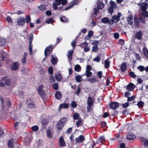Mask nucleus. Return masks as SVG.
Segmentation results:
<instances>
[{
	"mask_svg": "<svg viewBox=\"0 0 148 148\" xmlns=\"http://www.w3.org/2000/svg\"><path fill=\"white\" fill-rule=\"evenodd\" d=\"M67 121V119L66 117L62 118L58 122L57 125V127L59 130H61L62 129L64 126V124Z\"/></svg>",
	"mask_w": 148,
	"mask_h": 148,
	"instance_id": "1",
	"label": "nucleus"
},
{
	"mask_svg": "<svg viewBox=\"0 0 148 148\" xmlns=\"http://www.w3.org/2000/svg\"><path fill=\"white\" fill-rule=\"evenodd\" d=\"M110 7L108 9V11L110 13L112 14L113 12L114 9H116L117 7V4L115 2L111 0L110 2Z\"/></svg>",
	"mask_w": 148,
	"mask_h": 148,
	"instance_id": "2",
	"label": "nucleus"
},
{
	"mask_svg": "<svg viewBox=\"0 0 148 148\" xmlns=\"http://www.w3.org/2000/svg\"><path fill=\"white\" fill-rule=\"evenodd\" d=\"M53 49V47L52 45H49L48 47H47L45 49L44 51V54L46 58L50 53V51H51Z\"/></svg>",
	"mask_w": 148,
	"mask_h": 148,
	"instance_id": "3",
	"label": "nucleus"
},
{
	"mask_svg": "<svg viewBox=\"0 0 148 148\" xmlns=\"http://www.w3.org/2000/svg\"><path fill=\"white\" fill-rule=\"evenodd\" d=\"M85 140V138L84 136L83 135H80L78 137L75 139V140L76 143H83Z\"/></svg>",
	"mask_w": 148,
	"mask_h": 148,
	"instance_id": "4",
	"label": "nucleus"
},
{
	"mask_svg": "<svg viewBox=\"0 0 148 148\" xmlns=\"http://www.w3.org/2000/svg\"><path fill=\"white\" fill-rule=\"evenodd\" d=\"M120 20V18L117 16H113L112 19H111L110 23V25H112L114 23H116Z\"/></svg>",
	"mask_w": 148,
	"mask_h": 148,
	"instance_id": "5",
	"label": "nucleus"
},
{
	"mask_svg": "<svg viewBox=\"0 0 148 148\" xmlns=\"http://www.w3.org/2000/svg\"><path fill=\"white\" fill-rule=\"evenodd\" d=\"M138 5L141 6V10L142 11L146 10L147 9L148 4L146 3H141L140 2L138 3Z\"/></svg>",
	"mask_w": 148,
	"mask_h": 148,
	"instance_id": "6",
	"label": "nucleus"
},
{
	"mask_svg": "<svg viewBox=\"0 0 148 148\" xmlns=\"http://www.w3.org/2000/svg\"><path fill=\"white\" fill-rule=\"evenodd\" d=\"M119 106L118 103L116 102H112L110 104V107L113 110H115Z\"/></svg>",
	"mask_w": 148,
	"mask_h": 148,
	"instance_id": "7",
	"label": "nucleus"
},
{
	"mask_svg": "<svg viewBox=\"0 0 148 148\" xmlns=\"http://www.w3.org/2000/svg\"><path fill=\"white\" fill-rule=\"evenodd\" d=\"M19 66V64L17 62L13 63L11 66V69L12 71H16L17 70Z\"/></svg>",
	"mask_w": 148,
	"mask_h": 148,
	"instance_id": "8",
	"label": "nucleus"
},
{
	"mask_svg": "<svg viewBox=\"0 0 148 148\" xmlns=\"http://www.w3.org/2000/svg\"><path fill=\"white\" fill-rule=\"evenodd\" d=\"M1 53L2 57H0V58L3 61H4L9 57V56L7 53L3 51H1Z\"/></svg>",
	"mask_w": 148,
	"mask_h": 148,
	"instance_id": "9",
	"label": "nucleus"
},
{
	"mask_svg": "<svg viewBox=\"0 0 148 148\" xmlns=\"http://www.w3.org/2000/svg\"><path fill=\"white\" fill-rule=\"evenodd\" d=\"M135 87L136 86L135 85L131 83L127 86V88L129 91H132L134 90Z\"/></svg>",
	"mask_w": 148,
	"mask_h": 148,
	"instance_id": "10",
	"label": "nucleus"
},
{
	"mask_svg": "<svg viewBox=\"0 0 148 148\" xmlns=\"http://www.w3.org/2000/svg\"><path fill=\"white\" fill-rule=\"evenodd\" d=\"M143 33L141 31H139L136 33L135 37L137 39L140 40L142 39Z\"/></svg>",
	"mask_w": 148,
	"mask_h": 148,
	"instance_id": "11",
	"label": "nucleus"
},
{
	"mask_svg": "<svg viewBox=\"0 0 148 148\" xmlns=\"http://www.w3.org/2000/svg\"><path fill=\"white\" fill-rule=\"evenodd\" d=\"M17 23L19 25H23L25 23V19L24 18H20L17 19Z\"/></svg>",
	"mask_w": 148,
	"mask_h": 148,
	"instance_id": "12",
	"label": "nucleus"
},
{
	"mask_svg": "<svg viewBox=\"0 0 148 148\" xmlns=\"http://www.w3.org/2000/svg\"><path fill=\"white\" fill-rule=\"evenodd\" d=\"M94 101V98L88 97L87 101L88 105L92 106L93 104Z\"/></svg>",
	"mask_w": 148,
	"mask_h": 148,
	"instance_id": "13",
	"label": "nucleus"
},
{
	"mask_svg": "<svg viewBox=\"0 0 148 148\" xmlns=\"http://www.w3.org/2000/svg\"><path fill=\"white\" fill-rule=\"evenodd\" d=\"M59 142L60 146V147H64L65 146V142L64 139L63 138L62 136H61L60 137Z\"/></svg>",
	"mask_w": 148,
	"mask_h": 148,
	"instance_id": "14",
	"label": "nucleus"
},
{
	"mask_svg": "<svg viewBox=\"0 0 148 148\" xmlns=\"http://www.w3.org/2000/svg\"><path fill=\"white\" fill-rule=\"evenodd\" d=\"M46 133L47 137L50 138L52 137V132L51 127L48 128L46 131Z\"/></svg>",
	"mask_w": 148,
	"mask_h": 148,
	"instance_id": "15",
	"label": "nucleus"
},
{
	"mask_svg": "<svg viewBox=\"0 0 148 148\" xmlns=\"http://www.w3.org/2000/svg\"><path fill=\"white\" fill-rule=\"evenodd\" d=\"M73 53V50L68 51V54L67 55V56L69 62H71V61L72 60V56Z\"/></svg>",
	"mask_w": 148,
	"mask_h": 148,
	"instance_id": "16",
	"label": "nucleus"
},
{
	"mask_svg": "<svg viewBox=\"0 0 148 148\" xmlns=\"http://www.w3.org/2000/svg\"><path fill=\"white\" fill-rule=\"evenodd\" d=\"M6 40L5 38L0 37V46H4L6 44Z\"/></svg>",
	"mask_w": 148,
	"mask_h": 148,
	"instance_id": "17",
	"label": "nucleus"
},
{
	"mask_svg": "<svg viewBox=\"0 0 148 148\" xmlns=\"http://www.w3.org/2000/svg\"><path fill=\"white\" fill-rule=\"evenodd\" d=\"M14 140L13 139H11L9 140L8 142V146L10 148H13L14 145Z\"/></svg>",
	"mask_w": 148,
	"mask_h": 148,
	"instance_id": "18",
	"label": "nucleus"
},
{
	"mask_svg": "<svg viewBox=\"0 0 148 148\" xmlns=\"http://www.w3.org/2000/svg\"><path fill=\"white\" fill-rule=\"evenodd\" d=\"M62 95L61 92L57 91L55 94V97L58 100L60 99L62 97Z\"/></svg>",
	"mask_w": 148,
	"mask_h": 148,
	"instance_id": "19",
	"label": "nucleus"
},
{
	"mask_svg": "<svg viewBox=\"0 0 148 148\" xmlns=\"http://www.w3.org/2000/svg\"><path fill=\"white\" fill-rule=\"evenodd\" d=\"M110 20L108 18L105 17L101 19V22L104 23H108L110 24Z\"/></svg>",
	"mask_w": 148,
	"mask_h": 148,
	"instance_id": "20",
	"label": "nucleus"
},
{
	"mask_svg": "<svg viewBox=\"0 0 148 148\" xmlns=\"http://www.w3.org/2000/svg\"><path fill=\"white\" fill-rule=\"evenodd\" d=\"M127 65L125 62H123L121 65V69L122 72H124L126 69Z\"/></svg>",
	"mask_w": 148,
	"mask_h": 148,
	"instance_id": "21",
	"label": "nucleus"
},
{
	"mask_svg": "<svg viewBox=\"0 0 148 148\" xmlns=\"http://www.w3.org/2000/svg\"><path fill=\"white\" fill-rule=\"evenodd\" d=\"M135 138L136 136L132 134H128L127 136V139L130 140L134 139Z\"/></svg>",
	"mask_w": 148,
	"mask_h": 148,
	"instance_id": "22",
	"label": "nucleus"
},
{
	"mask_svg": "<svg viewBox=\"0 0 148 148\" xmlns=\"http://www.w3.org/2000/svg\"><path fill=\"white\" fill-rule=\"evenodd\" d=\"M133 20V16L132 15H130L128 16L127 18V21L128 22V24L130 25H132L133 24L132 20Z\"/></svg>",
	"mask_w": 148,
	"mask_h": 148,
	"instance_id": "23",
	"label": "nucleus"
},
{
	"mask_svg": "<svg viewBox=\"0 0 148 148\" xmlns=\"http://www.w3.org/2000/svg\"><path fill=\"white\" fill-rule=\"evenodd\" d=\"M140 15L144 17H148V12L146 10L142 11L140 13Z\"/></svg>",
	"mask_w": 148,
	"mask_h": 148,
	"instance_id": "24",
	"label": "nucleus"
},
{
	"mask_svg": "<svg viewBox=\"0 0 148 148\" xmlns=\"http://www.w3.org/2000/svg\"><path fill=\"white\" fill-rule=\"evenodd\" d=\"M84 75H77L75 77V79L77 82H81L82 79V77Z\"/></svg>",
	"mask_w": 148,
	"mask_h": 148,
	"instance_id": "25",
	"label": "nucleus"
},
{
	"mask_svg": "<svg viewBox=\"0 0 148 148\" xmlns=\"http://www.w3.org/2000/svg\"><path fill=\"white\" fill-rule=\"evenodd\" d=\"M51 61L53 64H56L58 60L56 56H52V59H51Z\"/></svg>",
	"mask_w": 148,
	"mask_h": 148,
	"instance_id": "26",
	"label": "nucleus"
},
{
	"mask_svg": "<svg viewBox=\"0 0 148 148\" xmlns=\"http://www.w3.org/2000/svg\"><path fill=\"white\" fill-rule=\"evenodd\" d=\"M69 107V105L67 103H64L61 104L60 105L59 108V110L60 109L62 108H67Z\"/></svg>",
	"mask_w": 148,
	"mask_h": 148,
	"instance_id": "27",
	"label": "nucleus"
},
{
	"mask_svg": "<svg viewBox=\"0 0 148 148\" xmlns=\"http://www.w3.org/2000/svg\"><path fill=\"white\" fill-rule=\"evenodd\" d=\"M104 6V4L103 2L101 1H100L98 2L97 5V8L100 9H102L103 8Z\"/></svg>",
	"mask_w": 148,
	"mask_h": 148,
	"instance_id": "28",
	"label": "nucleus"
},
{
	"mask_svg": "<svg viewBox=\"0 0 148 148\" xmlns=\"http://www.w3.org/2000/svg\"><path fill=\"white\" fill-rule=\"evenodd\" d=\"M77 1L76 0H74V1L73 2H71L72 5H71L66 7L65 8V10H69V9L71 8H72L74 5L75 4H77Z\"/></svg>",
	"mask_w": 148,
	"mask_h": 148,
	"instance_id": "29",
	"label": "nucleus"
},
{
	"mask_svg": "<svg viewBox=\"0 0 148 148\" xmlns=\"http://www.w3.org/2000/svg\"><path fill=\"white\" fill-rule=\"evenodd\" d=\"M105 141V138L104 136H101L100 137L98 140V143H101L104 142Z\"/></svg>",
	"mask_w": 148,
	"mask_h": 148,
	"instance_id": "30",
	"label": "nucleus"
},
{
	"mask_svg": "<svg viewBox=\"0 0 148 148\" xmlns=\"http://www.w3.org/2000/svg\"><path fill=\"white\" fill-rule=\"evenodd\" d=\"M74 70L77 72H79L81 70V67L79 65L77 64L74 67Z\"/></svg>",
	"mask_w": 148,
	"mask_h": 148,
	"instance_id": "31",
	"label": "nucleus"
},
{
	"mask_svg": "<svg viewBox=\"0 0 148 148\" xmlns=\"http://www.w3.org/2000/svg\"><path fill=\"white\" fill-rule=\"evenodd\" d=\"M143 51L144 55L148 58V50L146 48L144 47L143 49Z\"/></svg>",
	"mask_w": 148,
	"mask_h": 148,
	"instance_id": "32",
	"label": "nucleus"
},
{
	"mask_svg": "<svg viewBox=\"0 0 148 148\" xmlns=\"http://www.w3.org/2000/svg\"><path fill=\"white\" fill-rule=\"evenodd\" d=\"M76 125L77 127L81 126L82 125V123L81 119H79L77 121L76 123Z\"/></svg>",
	"mask_w": 148,
	"mask_h": 148,
	"instance_id": "33",
	"label": "nucleus"
},
{
	"mask_svg": "<svg viewBox=\"0 0 148 148\" xmlns=\"http://www.w3.org/2000/svg\"><path fill=\"white\" fill-rule=\"evenodd\" d=\"M38 92L42 98H43L45 95V91L43 90L40 91L39 90Z\"/></svg>",
	"mask_w": 148,
	"mask_h": 148,
	"instance_id": "34",
	"label": "nucleus"
},
{
	"mask_svg": "<svg viewBox=\"0 0 148 148\" xmlns=\"http://www.w3.org/2000/svg\"><path fill=\"white\" fill-rule=\"evenodd\" d=\"M134 20L135 25L137 27L139 26L140 25V22H139V19L136 18V16H134Z\"/></svg>",
	"mask_w": 148,
	"mask_h": 148,
	"instance_id": "35",
	"label": "nucleus"
},
{
	"mask_svg": "<svg viewBox=\"0 0 148 148\" xmlns=\"http://www.w3.org/2000/svg\"><path fill=\"white\" fill-rule=\"evenodd\" d=\"M92 73L90 71H86V74H84V75H86L87 77H89L92 76Z\"/></svg>",
	"mask_w": 148,
	"mask_h": 148,
	"instance_id": "36",
	"label": "nucleus"
},
{
	"mask_svg": "<svg viewBox=\"0 0 148 148\" xmlns=\"http://www.w3.org/2000/svg\"><path fill=\"white\" fill-rule=\"evenodd\" d=\"M88 81L90 82L94 83L95 82H97V78L96 77H94L92 78H89Z\"/></svg>",
	"mask_w": 148,
	"mask_h": 148,
	"instance_id": "37",
	"label": "nucleus"
},
{
	"mask_svg": "<svg viewBox=\"0 0 148 148\" xmlns=\"http://www.w3.org/2000/svg\"><path fill=\"white\" fill-rule=\"evenodd\" d=\"M61 21L63 22H67L69 21L68 19L65 16H63L60 18Z\"/></svg>",
	"mask_w": 148,
	"mask_h": 148,
	"instance_id": "38",
	"label": "nucleus"
},
{
	"mask_svg": "<svg viewBox=\"0 0 148 148\" xmlns=\"http://www.w3.org/2000/svg\"><path fill=\"white\" fill-rule=\"evenodd\" d=\"M108 59H106L105 62V67L106 68H109L110 63V62L108 60Z\"/></svg>",
	"mask_w": 148,
	"mask_h": 148,
	"instance_id": "39",
	"label": "nucleus"
},
{
	"mask_svg": "<svg viewBox=\"0 0 148 148\" xmlns=\"http://www.w3.org/2000/svg\"><path fill=\"white\" fill-rule=\"evenodd\" d=\"M88 43L86 42H84L82 43L80 45H79V46H80L82 48H84L86 47H87L88 45Z\"/></svg>",
	"mask_w": 148,
	"mask_h": 148,
	"instance_id": "40",
	"label": "nucleus"
},
{
	"mask_svg": "<svg viewBox=\"0 0 148 148\" xmlns=\"http://www.w3.org/2000/svg\"><path fill=\"white\" fill-rule=\"evenodd\" d=\"M78 36H77L76 39L73 40L71 43V45L73 48V49H74V48L75 47V44L76 42V39L77 38Z\"/></svg>",
	"mask_w": 148,
	"mask_h": 148,
	"instance_id": "41",
	"label": "nucleus"
},
{
	"mask_svg": "<svg viewBox=\"0 0 148 148\" xmlns=\"http://www.w3.org/2000/svg\"><path fill=\"white\" fill-rule=\"evenodd\" d=\"M55 76L58 81H60L62 79V76L60 74H56Z\"/></svg>",
	"mask_w": 148,
	"mask_h": 148,
	"instance_id": "42",
	"label": "nucleus"
},
{
	"mask_svg": "<svg viewBox=\"0 0 148 148\" xmlns=\"http://www.w3.org/2000/svg\"><path fill=\"white\" fill-rule=\"evenodd\" d=\"M144 102L142 101L138 102L137 104V106L139 108H142L143 106Z\"/></svg>",
	"mask_w": 148,
	"mask_h": 148,
	"instance_id": "43",
	"label": "nucleus"
},
{
	"mask_svg": "<svg viewBox=\"0 0 148 148\" xmlns=\"http://www.w3.org/2000/svg\"><path fill=\"white\" fill-rule=\"evenodd\" d=\"M137 69L139 70L140 71H143L145 70V67L143 66H139L137 67Z\"/></svg>",
	"mask_w": 148,
	"mask_h": 148,
	"instance_id": "44",
	"label": "nucleus"
},
{
	"mask_svg": "<svg viewBox=\"0 0 148 148\" xmlns=\"http://www.w3.org/2000/svg\"><path fill=\"white\" fill-rule=\"evenodd\" d=\"M32 130L34 132L37 131L38 130V127L37 125H34L31 128Z\"/></svg>",
	"mask_w": 148,
	"mask_h": 148,
	"instance_id": "45",
	"label": "nucleus"
},
{
	"mask_svg": "<svg viewBox=\"0 0 148 148\" xmlns=\"http://www.w3.org/2000/svg\"><path fill=\"white\" fill-rule=\"evenodd\" d=\"M33 39V35L32 34H30L29 38V43H32V42Z\"/></svg>",
	"mask_w": 148,
	"mask_h": 148,
	"instance_id": "46",
	"label": "nucleus"
},
{
	"mask_svg": "<svg viewBox=\"0 0 148 148\" xmlns=\"http://www.w3.org/2000/svg\"><path fill=\"white\" fill-rule=\"evenodd\" d=\"M73 118L74 119H77L79 117V115L77 113H74L73 115Z\"/></svg>",
	"mask_w": 148,
	"mask_h": 148,
	"instance_id": "47",
	"label": "nucleus"
},
{
	"mask_svg": "<svg viewBox=\"0 0 148 148\" xmlns=\"http://www.w3.org/2000/svg\"><path fill=\"white\" fill-rule=\"evenodd\" d=\"M53 88L56 90H57L58 88V86L57 83H54L53 84Z\"/></svg>",
	"mask_w": 148,
	"mask_h": 148,
	"instance_id": "48",
	"label": "nucleus"
},
{
	"mask_svg": "<svg viewBox=\"0 0 148 148\" xmlns=\"http://www.w3.org/2000/svg\"><path fill=\"white\" fill-rule=\"evenodd\" d=\"M59 1L60 2V4L62 3L63 5H65L67 3V0H60Z\"/></svg>",
	"mask_w": 148,
	"mask_h": 148,
	"instance_id": "49",
	"label": "nucleus"
},
{
	"mask_svg": "<svg viewBox=\"0 0 148 148\" xmlns=\"http://www.w3.org/2000/svg\"><path fill=\"white\" fill-rule=\"evenodd\" d=\"M31 21V18L29 15H27L26 17L25 21L27 23Z\"/></svg>",
	"mask_w": 148,
	"mask_h": 148,
	"instance_id": "50",
	"label": "nucleus"
},
{
	"mask_svg": "<svg viewBox=\"0 0 148 148\" xmlns=\"http://www.w3.org/2000/svg\"><path fill=\"white\" fill-rule=\"evenodd\" d=\"M42 124L43 127H45L47 125V122L45 119H43L42 121Z\"/></svg>",
	"mask_w": 148,
	"mask_h": 148,
	"instance_id": "51",
	"label": "nucleus"
},
{
	"mask_svg": "<svg viewBox=\"0 0 148 148\" xmlns=\"http://www.w3.org/2000/svg\"><path fill=\"white\" fill-rule=\"evenodd\" d=\"M71 106L73 108H75L77 106V104L74 101H73L71 103Z\"/></svg>",
	"mask_w": 148,
	"mask_h": 148,
	"instance_id": "52",
	"label": "nucleus"
},
{
	"mask_svg": "<svg viewBox=\"0 0 148 148\" xmlns=\"http://www.w3.org/2000/svg\"><path fill=\"white\" fill-rule=\"evenodd\" d=\"M93 34V32L91 30H90L89 31L88 34L87 35V36H88L89 38H90L92 36Z\"/></svg>",
	"mask_w": 148,
	"mask_h": 148,
	"instance_id": "53",
	"label": "nucleus"
},
{
	"mask_svg": "<svg viewBox=\"0 0 148 148\" xmlns=\"http://www.w3.org/2000/svg\"><path fill=\"white\" fill-rule=\"evenodd\" d=\"M39 9L41 11H43L45 10V7L44 5H41L38 7Z\"/></svg>",
	"mask_w": 148,
	"mask_h": 148,
	"instance_id": "54",
	"label": "nucleus"
},
{
	"mask_svg": "<svg viewBox=\"0 0 148 148\" xmlns=\"http://www.w3.org/2000/svg\"><path fill=\"white\" fill-rule=\"evenodd\" d=\"M127 98V101H133L135 99V97L134 96H132L130 97H128Z\"/></svg>",
	"mask_w": 148,
	"mask_h": 148,
	"instance_id": "55",
	"label": "nucleus"
},
{
	"mask_svg": "<svg viewBox=\"0 0 148 148\" xmlns=\"http://www.w3.org/2000/svg\"><path fill=\"white\" fill-rule=\"evenodd\" d=\"M32 43H29V53L30 55H31L32 53Z\"/></svg>",
	"mask_w": 148,
	"mask_h": 148,
	"instance_id": "56",
	"label": "nucleus"
},
{
	"mask_svg": "<svg viewBox=\"0 0 148 148\" xmlns=\"http://www.w3.org/2000/svg\"><path fill=\"white\" fill-rule=\"evenodd\" d=\"M28 107L29 108H33L35 107V105L33 103H30L28 104Z\"/></svg>",
	"mask_w": 148,
	"mask_h": 148,
	"instance_id": "57",
	"label": "nucleus"
},
{
	"mask_svg": "<svg viewBox=\"0 0 148 148\" xmlns=\"http://www.w3.org/2000/svg\"><path fill=\"white\" fill-rule=\"evenodd\" d=\"M129 75L131 77L133 78H135L136 77V75L132 71L130 73Z\"/></svg>",
	"mask_w": 148,
	"mask_h": 148,
	"instance_id": "58",
	"label": "nucleus"
},
{
	"mask_svg": "<svg viewBox=\"0 0 148 148\" xmlns=\"http://www.w3.org/2000/svg\"><path fill=\"white\" fill-rule=\"evenodd\" d=\"M94 61L97 62H99L100 60V58L99 56H97L93 60Z\"/></svg>",
	"mask_w": 148,
	"mask_h": 148,
	"instance_id": "59",
	"label": "nucleus"
},
{
	"mask_svg": "<svg viewBox=\"0 0 148 148\" xmlns=\"http://www.w3.org/2000/svg\"><path fill=\"white\" fill-rule=\"evenodd\" d=\"M49 79L51 83L54 82L55 81V79L53 76L51 75L49 77Z\"/></svg>",
	"mask_w": 148,
	"mask_h": 148,
	"instance_id": "60",
	"label": "nucleus"
},
{
	"mask_svg": "<svg viewBox=\"0 0 148 148\" xmlns=\"http://www.w3.org/2000/svg\"><path fill=\"white\" fill-rule=\"evenodd\" d=\"M98 50L97 46V45L95 46L92 47V51L93 52L97 51Z\"/></svg>",
	"mask_w": 148,
	"mask_h": 148,
	"instance_id": "61",
	"label": "nucleus"
},
{
	"mask_svg": "<svg viewBox=\"0 0 148 148\" xmlns=\"http://www.w3.org/2000/svg\"><path fill=\"white\" fill-rule=\"evenodd\" d=\"M129 106V103L128 102L122 104V107L124 108H126Z\"/></svg>",
	"mask_w": 148,
	"mask_h": 148,
	"instance_id": "62",
	"label": "nucleus"
},
{
	"mask_svg": "<svg viewBox=\"0 0 148 148\" xmlns=\"http://www.w3.org/2000/svg\"><path fill=\"white\" fill-rule=\"evenodd\" d=\"M11 83V81L10 79H8L6 80L5 82V84L6 85L8 86L10 85Z\"/></svg>",
	"mask_w": 148,
	"mask_h": 148,
	"instance_id": "63",
	"label": "nucleus"
},
{
	"mask_svg": "<svg viewBox=\"0 0 148 148\" xmlns=\"http://www.w3.org/2000/svg\"><path fill=\"white\" fill-rule=\"evenodd\" d=\"M53 22V18H49L45 21V22L48 24L51 23Z\"/></svg>",
	"mask_w": 148,
	"mask_h": 148,
	"instance_id": "64",
	"label": "nucleus"
}]
</instances>
